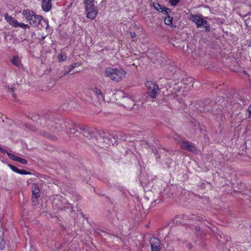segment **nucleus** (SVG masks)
I'll return each instance as SVG.
<instances>
[{"mask_svg":"<svg viewBox=\"0 0 251 251\" xmlns=\"http://www.w3.org/2000/svg\"><path fill=\"white\" fill-rule=\"evenodd\" d=\"M23 14L26 19L27 22L31 26L36 27L40 24L42 27L45 26L46 29H47L49 28L48 21L43 19L41 16L36 15L33 11L25 10L23 11Z\"/></svg>","mask_w":251,"mask_h":251,"instance_id":"f257e3e1","label":"nucleus"},{"mask_svg":"<svg viewBox=\"0 0 251 251\" xmlns=\"http://www.w3.org/2000/svg\"><path fill=\"white\" fill-rule=\"evenodd\" d=\"M126 72L121 68H106L104 71V76L109 77L112 81L119 82L125 77Z\"/></svg>","mask_w":251,"mask_h":251,"instance_id":"f03ea898","label":"nucleus"},{"mask_svg":"<svg viewBox=\"0 0 251 251\" xmlns=\"http://www.w3.org/2000/svg\"><path fill=\"white\" fill-rule=\"evenodd\" d=\"M86 17L90 19H94L96 17L98 11L94 5V0H84Z\"/></svg>","mask_w":251,"mask_h":251,"instance_id":"7ed1b4c3","label":"nucleus"},{"mask_svg":"<svg viewBox=\"0 0 251 251\" xmlns=\"http://www.w3.org/2000/svg\"><path fill=\"white\" fill-rule=\"evenodd\" d=\"M189 19L196 24L198 28L204 27L206 31H210V26L207 21L203 20L201 16L191 14Z\"/></svg>","mask_w":251,"mask_h":251,"instance_id":"20e7f679","label":"nucleus"},{"mask_svg":"<svg viewBox=\"0 0 251 251\" xmlns=\"http://www.w3.org/2000/svg\"><path fill=\"white\" fill-rule=\"evenodd\" d=\"M147 88L148 97L155 99L160 89L157 84L152 81H148L145 83Z\"/></svg>","mask_w":251,"mask_h":251,"instance_id":"39448f33","label":"nucleus"},{"mask_svg":"<svg viewBox=\"0 0 251 251\" xmlns=\"http://www.w3.org/2000/svg\"><path fill=\"white\" fill-rule=\"evenodd\" d=\"M65 126L67 128L66 133L69 136H74L75 133H79V127L74 125L73 122L71 124L68 122H65Z\"/></svg>","mask_w":251,"mask_h":251,"instance_id":"423d86ee","label":"nucleus"},{"mask_svg":"<svg viewBox=\"0 0 251 251\" xmlns=\"http://www.w3.org/2000/svg\"><path fill=\"white\" fill-rule=\"evenodd\" d=\"M53 121V116L50 114H46L40 117L37 123L42 126H47L50 125Z\"/></svg>","mask_w":251,"mask_h":251,"instance_id":"0eeeda50","label":"nucleus"},{"mask_svg":"<svg viewBox=\"0 0 251 251\" xmlns=\"http://www.w3.org/2000/svg\"><path fill=\"white\" fill-rule=\"evenodd\" d=\"M151 251H160L161 249L160 240L156 237H152L150 239Z\"/></svg>","mask_w":251,"mask_h":251,"instance_id":"6e6552de","label":"nucleus"},{"mask_svg":"<svg viewBox=\"0 0 251 251\" xmlns=\"http://www.w3.org/2000/svg\"><path fill=\"white\" fill-rule=\"evenodd\" d=\"M153 6L154 8L157 11L161 12L165 14H168L169 13L172 12V10L171 9L167 8L165 7L164 5H161L158 3L157 2H153Z\"/></svg>","mask_w":251,"mask_h":251,"instance_id":"1a4fd4ad","label":"nucleus"},{"mask_svg":"<svg viewBox=\"0 0 251 251\" xmlns=\"http://www.w3.org/2000/svg\"><path fill=\"white\" fill-rule=\"evenodd\" d=\"M7 154L8 156V157L12 160L19 162L23 164H26L27 163V160L25 159L20 157L9 152H7Z\"/></svg>","mask_w":251,"mask_h":251,"instance_id":"9d476101","label":"nucleus"},{"mask_svg":"<svg viewBox=\"0 0 251 251\" xmlns=\"http://www.w3.org/2000/svg\"><path fill=\"white\" fill-rule=\"evenodd\" d=\"M92 91L94 95L97 97L98 100L100 102L104 101V97L101 91L98 89V87H95L92 89Z\"/></svg>","mask_w":251,"mask_h":251,"instance_id":"9b49d317","label":"nucleus"},{"mask_svg":"<svg viewBox=\"0 0 251 251\" xmlns=\"http://www.w3.org/2000/svg\"><path fill=\"white\" fill-rule=\"evenodd\" d=\"M181 148L183 150L189 151H193L195 149V147L190 142L187 141H183L182 142Z\"/></svg>","mask_w":251,"mask_h":251,"instance_id":"f8f14e48","label":"nucleus"},{"mask_svg":"<svg viewBox=\"0 0 251 251\" xmlns=\"http://www.w3.org/2000/svg\"><path fill=\"white\" fill-rule=\"evenodd\" d=\"M124 106L127 109H132L135 105L134 101L130 98H125L124 100Z\"/></svg>","mask_w":251,"mask_h":251,"instance_id":"ddd939ff","label":"nucleus"},{"mask_svg":"<svg viewBox=\"0 0 251 251\" xmlns=\"http://www.w3.org/2000/svg\"><path fill=\"white\" fill-rule=\"evenodd\" d=\"M51 0H42V7L45 12H49L51 8Z\"/></svg>","mask_w":251,"mask_h":251,"instance_id":"4468645a","label":"nucleus"},{"mask_svg":"<svg viewBox=\"0 0 251 251\" xmlns=\"http://www.w3.org/2000/svg\"><path fill=\"white\" fill-rule=\"evenodd\" d=\"M8 166L14 172L16 173H18V174H19L20 175H31V173L29 172H27L24 170H19L18 169L17 167H16L15 166L11 165V164H8Z\"/></svg>","mask_w":251,"mask_h":251,"instance_id":"2eb2a0df","label":"nucleus"},{"mask_svg":"<svg viewBox=\"0 0 251 251\" xmlns=\"http://www.w3.org/2000/svg\"><path fill=\"white\" fill-rule=\"evenodd\" d=\"M5 19L9 23L10 25L14 27H17V25L18 24V22L14 19L13 17L9 16L8 14H5Z\"/></svg>","mask_w":251,"mask_h":251,"instance_id":"dca6fc26","label":"nucleus"},{"mask_svg":"<svg viewBox=\"0 0 251 251\" xmlns=\"http://www.w3.org/2000/svg\"><path fill=\"white\" fill-rule=\"evenodd\" d=\"M79 133H82L85 137H92V133H90L89 130L85 126H79Z\"/></svg>","mask_w":251,"mask_h":251,"instance_id":"f3484780","label":"nucleus"},{"mask_svg":"<svg viewBox=\"0 0 251 251\" xmlns=\"http://www.w3.org/2000/svg\"><path fill=\"white\" fill-rule=\"evenodd\" d=\"M32 197L35 199L40 197V191L37 185L34 184L32 186Z\"/></svg>","mask_w":251,"mask_h":251,"instance_id":"a211bd4d","label":"nucleus"},{"mask_svg":"<svg viewBox=\"0 0 251 251\" xmlns=\"http://www.w3.org/2000/svg\"><path fill=\"white\" fill-rule=\"evenodd\" d=\"M171 13L168 14H166L167 17L164 19V23L166 25L170 26L172 27H175L176 26L173 24V18L170 16Z\"/></svg>","mask_w":251,"mask_h":251,"instance_id":"6ab92c4d","label":"nucleus"},{"mask_svg":"<svg viewBox=\"0 0 251 251\" xmlns=\"http://www.w3.org/2000/svg\"><path fill=\"white\" fill-rule=\"evenodd\" d=\"M80 64L79 63H73L71 65H70L67 70H65L63 73V75H66L68 73H69L72 70H73L75 68L79 66Z\"/></svg>","mask_w":251,"mask_h":251,"instance_id":"aec40b11","label":"nucleus"},{"mask_svg":"<svg viewBox=\"0 0 251 251\" xmlns=\"http://www.w3.org/2000/svg\"><path fill=\"white\" fill-rule=\"evenodd\" d=\"M100 140H101V141H103V142H105L107 144H108L109 143V138L107 137L105 132L103 130L100 132Z\"/></svg>","mask_w":251,"mask_h":251,"instance_id":"412c9836","label":"nucleus"},{"mask_svg":"<svg viewBox=\"0 0 251 251\" xmlns=\"http://www.w3.org/2000/svg\"><path fill=\"white\" fill-rule=\"evenodd\" d=\"M40 134L42 135L43 136H44L47 138H48L49 139H50L51 140L56 141L57 139V137L55 136H54L53 135L50 134L45 131H41L40 132Z\"/></svg>","mask_w":251,"mask_h":251,"instance_id":"4be33fe9","label":"nucleus"},{"mask_svg":"<svg viewBox=\"0 0 251 251\" xmlns=\"http://www.w3.org/2000/svg\"><path fill=\"white\" fill-rule=\"evenodd\" d=\"M11 62L12 64L16 67H19L21 64V59L18 56H14Z\"/></svg>","mask_w":251,"mask_h":251,"instance_id":"5701e85b","label":"nucleus"},{"mask_svg":"<svg viewBox=\"0 0 251 251\" xmlns=\"http://www.w3.org/2000/svg\"><path fill=\"white\" fill-rule=\"evenodd\" d=\"M61 210H68L69 212H72L73 211V206L70 203H65L63 206V208H61Z\"/></svg>","mask_w":251,"mask_h":251,"instance_id":"b1692460","label":"nucleus"},{"mask_svg":"<svg viewBox=\"0 0 251 251\" xmlns=\"http://www.w3.org/2000/svg\"><path fill=\"white\" fill-rule=\"evenodd\" d=\"M182 81L184 84H187V85L188 84V83H187V81H188L189 83H190V84H191V86H190V87L193 86V78H191V77L186 78L185 79H183L182 80Z\"/></svg>","mask_w":251,"mask_h":251,"instance_id":"393cba45","label":"nucleus"},{"mask_svg":"<svg viewBox=\"0 0 251 251\" xmlns=\"http://www.w3.org/2000/svg\"><path fill=\"white\" fill-rule=\"evenodd\" d=\"M181 218L185 220H194V219L196 220H198V218L197 217H193L188 215H183L181 216Z\"/></svg>","mask_w":251,"mask_h":251,"instance_id":"a878e982","label":"nucleus"},{"mask_svg":"<svg viewBox=\"0 0 251 251\" xmlns=\"http://www.w3.org/2000/svg\"><path fill=\"white\" fill-rule=\"evenodd\" d=\"M67 58V55L65 54H60L58 56V59L60 62L65 61Z\"/></svg>","mask_w":251,"mask_h":251,"instance_id":"bb28decb","label":"nucleus"},{"mask_svg":"<svg viewBox=\"0 0 251 251\" xmlns=\"http://www.w3.org/2000/svg\"><path fill=\"white\" fill-rule=\"evenodd\" d=\"M172 159L169 157H166V160L165 162V164L166 165L167 168H169L171 166V164H172Z\"/></svg>","mask_w":251,"mask_h":251,"instance_id":"cd10ccee","label":"nucleus"},{"mask_svg":"<svg viewBox=\"0 0 251 251\" xmlns=\"http://www.w3.org/2000/svg\"><path fill=\"white\" fill-rule=\"evenodd\" d=\"M8 92H9L11 94V95H12V97L14 98V99H16V94L14 93V88H13V87L12 88H8Z\"/></svg>","mask_w":251,"mask_h":251,"instance_id":"c85d7f7f","label":"nucleus"},{"mask_svg":"<svg viewBox=\"0 0 251 251\" xmlns=\"http://www.w3.org/2000/svg\"><path fill=\"white\" fill-rule=\"evenodd\" d=\"M5 242L3 239L0 240V249L3 250L5 248Z\"/></svg>","mask_w":251,"mask_h":251,"instance_id":"c756f323","label":"nucleus"},{"mask_svg":"<svg viewBox=\"0 0 251 251\" xmlns=\"http://www.w3.org/2000/svg\"><path fill=\"white\" fill-rule=\"evenodd\" d=\"M180 0H169V2L172 5L176 6Z\"/></svg>","mask_w":251,"mask_h":251,"instance_id":"7c9ffc66","label":"nucleus"},{"mask_svg":"<svg viewBox=\"0 0 251 251\" xmlns=\"http://www.w3.org/2000/svg\"><path fill=\"white\" fill-rule=\"evenodd\" d=\"M17 27H20L23 28H25L26 27H29V26L27 25H25L23 23H20L18 22V25H17Z\"/></svg>","mask_w":251,"mask_h":251,"instance_id":"2f4dec72","label":"nucleus"},{"mask_svg":"<svg viewBox=\"0 0 251 251\" xmlns=\"http://www.w3.org/2000/svg\"><path fill=\"white\" fill-rule=\"evenodd\" d=\"M195 231L198 235H201L200 227L199 226H197L195 227Z\"/></svg>","mask_w":251,"mask_h":251,"instance_id":"473e14b6","label":"nucleus"},{"mask_svg":"<svg viewBox=\"0 0 251 251\" xmlns=\"http://www.w3.org/2000/svg\"><path fill=\"white\" fill-rule=\"evenodd\" d=\"M130 37L131 38L133 39L135 38L136 35L134 32H130Z\"/></svg>","mask_w":251,"mask_h":251,"instance_id":"72a5a7b5","label":"nucleus"},{"mask_svg":"<svg viewBox=\"0 0 251 251\" xmlns=\"http://www.w3.org/2000/svg\"><path fill=\"white\" fill-rule=\"evenodd\" d=\"M0 151L3 153H7V152H8L6 150L1 148V147H0Z\"/></svg>","mask_w":251,"mask_h":251,"instance_id":"f704fd0d","label":"nucleus"},{"mask_svg":"<svg viewBox=\"0 0 251 251\" xmlns=\"http://www.w3.org/2000/svg\"><path fill=\"white\" fill-rule=\"evenodd\" d=\"M248 111L250 115L251 116V104L249 106Z\"/></svg>","mask_w":251,"mask_h":251,"instance_id":"c9c22d12","label":"nucleus"},{"mask_svg":"<svg viewBox=\"0 0 251 251\" xmlns=\"http://www.w3.org/2000/svg\"><path fill=\"white\" fill-rule=\"evenodd\" d=\"M187 248H189L190 250H191L193 248V246L191 244H188Z\"/></svg>","mask_w":251,"mask_h":251,"instance_id":"e433bc0d","label":"nucleus"},{"mask_svg":"<svg viewBox=\"0 0 251 251\" xmlns=\"http://www.w3.org/2000/svg\"><path fill=\"white\" fill-rule=\"evenodd\" d=\"M148 146L150 147L151 148V149L152 150V151H154V149L155 148L154 147V146H150L148 144H147Z\"/></svg>","mask_w":251,"mask_h":251,"instance_id":"4c0bfd02","label":"nucleus"},{"mask_svg":"<svg viewBox=\"0 0 251 251\" xmlns=\"http://www.w3.org/2000/svg\"><path fill=\"white\" fill-rule=\"evenodd\" d=\"M30 129L32 131H36L37 130V128L34 126H32Z\"/></svg>","mask_w":251,"mask_h":251,"instance_id":"58836bf2","label":"nucleus"},{"mask_svg":"<svg viewBox=\"0 0 251 251\" xmlns=\"http://www.w3.org/2000/svg\"><path fill=\"white\" fill-rule=\"evenodd\" d=\"M45 37H46V36H42V37H41V39H44L45 38Z\"/></svg>","mask_w":251,"mask_h":251,"instance_id":"ea45409f","label":"nucleus"},{"mask_svg":"<svg viewBox=\"0 0 251 251\" xmlns=\"http://www.w3.org/2000/svg\"><path fill=\"white\" fill-rule=\"evenodd\" d=\"M116 135H115V136H113V137H114V138L115 139H117V138H118V137H117H117H116Z\"/></svg>","mask_w":251,"mask_h":251,"instance_id":"a19ab883","label":"nucleus"},{"mask_svg":"<svg viewBox=\"0 0 251 251\" xmlns=\"http://www.w3.org/2000/svg\"><path fill=\"white\" fill-rule=\"evenodd\" d=\"M248 15H251V12H250L248 13Z\"/></svg>","mask_w":251,"mask_h":251,"instance_id":"79ce46f5","label":"nucleus"}]
</instances>
